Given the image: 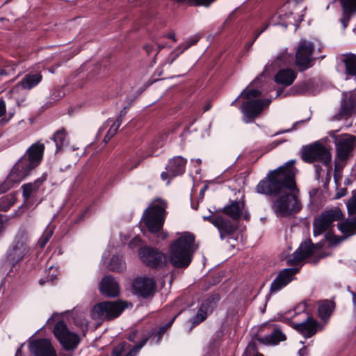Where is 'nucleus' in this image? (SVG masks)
Listing matches in <instances>:
<instances>
[{
  "label": "nucleus",
  "mask_w": 356,
  "mask_h": 356,
  "mask_svg": "<svg viewBox=\"0 0 356 356\" xmlns=\"http://www.w3.org/2000/svg\"><path fill=\"white\" fill-rule=\"evenodd\" d=\"M343 116H346L345 113H342V110L340 109L339 113H337V115H335L333 117V119L335 120H341Z\"/></svg>",
  "instance_id": "nucleus-60"
},
{
  "label": "nucleus",
  "mask_w": 356,
  "mask_h": 356,
  "mask_svg": "<svg viewBox=\"0 0 356 356\" xmlns=\"http://www.w3.org/2000/svg\"><path fill=\"white\" fill-rule=\"evenodd\" d=\"M348 290L350 291V293H351L352 296H353V305H354V307L356 309V293H355L354 291H352L350 290V286H348Z\"/></svg>",
  "instance_id": "nucleus-61"
},
{
  "label": "nucleus",
  "mask_w": 356,
  "mask_h": 356,
  "mask_svg": "<svg viewBox=\"0 0 356 356\" xmlns=\"http://www.w3.org/2000/svg\"><path fill=\"white\" fill-rule=\"evenodd\" d=\"M108 268L116 273H122L127 268L125 261L121 255H113L108 264Z\"/></svg>",
  "instance_id": "nucleus-32"
},
{
  "label": "nucleus",
  "mask_w": 356,
  "mask_h": 356,
  "mask_svg": "<svg viewBox=\"0 0 356 356\" xmlns=\"http://www.w3.org/2000/svg\"><path fill=\"white\" fill-rule=\"evenodd\" d=\"M257 339L256 335L253 338V339L249 342L246 348L245 349L243 355H256V354H261L258 351V345L257 342L254 341Z\"/></svg>",
  "instance_id": "nucleus-42"
},
{
  "label": "nucleus",
  "mask_w": 356,
  "mask_h": 356,
  "mask_svg": "<svg viewBox=\"0 0 356 356\" xmlns=\"http://www.w3.org/2000/svg\"><path fill=\"white\" fill-rule=\"evenodd\" d=\"M256 337L259 342L267 345H277L280 341H284L286 339V335L280 328L277 327H275L273 331L268 335L261 337L256 334Z\"/></svg>",
  "instance_id": "nucleus-27"
},
{
  "label": "nucleus",
  "mask_w": 356,
  "mask_h": 356,
  "mask_svg": "<svg viewBox=\"0 0 356 356\" xmlns=\"http://www.w3.org/2000/svg\"><path fill=\"white\" fill-rule=\"evenodd\" d=\"M127 346H130L125 341L120 343L113 348L111 352V356H125V355H123V353L124 352Z\"/></svg>",
  "instance_id": "nucleus-45"
},
{
  "label": "nucleus",
  "mask_w": 356,
  "mask_h": 356,
  "mask_svg": "<svg viewBox=\"0 0 356 356\" xmlns=\"http://www.w3.org/2000/svg\"><path fill=\"white\" fill-rule=\"evenodd\" d=\"M310 88V84L307 81H303L291 87L290 94L293 95H305L309 93Z\"/></svg>",
  "instance_id": "nucleus-38"
},
{
  "label": "nucleus",
  "mask_w": 356,
  "mask_h": 356,
  "mask_svg": "<svg viewBox=\"0 0 356 356\" xmlns=\"http://www.w3.org/2000/svg\"><path fill=\"white\" fill-rule=\"evenodd\" d=\"M305 308L306 304L305 302H302L295 309V310L299 309L300 312H304L305 310Z\"/></svg>",
  "instance_id": "nucleus-63"
},
{
  "label": "nucleus",
  "mask_w": 356,
  "mask_h": 356,
  "mask_svg": "<svg viewBox=\"0 0 356 356\" xmlns=\"http://www.w3.org/2000/svg\"><path fill=\"white\" fill-rule=\"evenodd\" d=\"M99 291L108 298H116L120 295V286L112 275L105 276L99 283Z\"/></svg>",
  "instance_id": "nucleus-17"
},
{
  "label": "nucleus",
  "mask_w": 356,
  "mask_h": 356,
  "mask_svg": "<svg viewBox=\"0 0 356 356\" xmlns=\"http://www.w3.org/2000/svg\"><path fill=\"white\" fill-rule=\"evenodd\" d=\"M216 227L220 233L221 240L227 237H231L238 229L236 223L222 216H220Z\"/></svg>",
  "instance_id": "nucleus-20"
},
{
  "label": "nucleus",
  "mask_w": 356,
  "mask_h": 356,
  "mask_svg": "<svg viewBox=\"0 0 356 356\" xmlns=\"http://www.w3.org/2000/svg\"><path fill=\"white\" fill-rule=\"evenodd\" d=\"M296 72L290 68L280 70L275 74L274 81L275 83L285 86H291L296 79Z\"/></svg>",
  "instance_id": "nucleus-25"
},
{
  "label": "nucleus",
  "mask_w": 356,
  "mask_h": 356,
  "mask_svg": "<svg viewBox=\"0 0 356 356\" xmlns=\"http://www.w3.org/2000/svg\"><path fill=\"white\" fill-rule=\"evenodd\" d=\"M110 122H112V124L111 125L109 129L111 131H114V132L116 134L121 124L117 122L116 120L113 121L111 118H109L106 123L108 125Z\"/></svg>",
  "instance_id": "nucleus-48"
},
{
  "label": "nucleus",
  "mask_w": 356,
  "mask_h": 356,
  "mask_svg": "<svg viewBox=\"0 0 356 356\" xmlns=\"http://www.w3.org/2000/svg\"><path fill=\"white\" fill-rule=\"evenodd\" d=\"M343 8L340 22L343 29H346L351 18V14L356 12V0H340Z\"/></svg>",
  "instance_id": "nucleus-23"
},
{
  "label": "nucleus",
  "mask_w": 356,
  "mask_h": 356,
  "mask_svg": "<svg viewBox=\"0 0 356 356\" xmlns=\"http://www.w3.org/2000/svg\"><path fill=\"white\" fill-rule=\"evenodd\" d=\"M261 95V92L257 89H250L248 90L246 88L243 90L239 97H243L246 99H250L252 98L260 97Z\"/></svg>",
  "instance_id": "nucleus-44"
},
{
  "label": "nucleus",
  "mask_w": 356,
  "mask_h": 356,
  "mask_svg": "<svg viewBox=\"0 0 356 356\" xmlns=\"http://www.w3.org/2000/svg\"><path fill=\"white\" fill-rule=\"evenodd\" d=\"M306 120H300V121H298L296 122H295L293 125V127L291 128V129H286V130H282V131H278L275 135H278V134H284V133H288V132H290L294 129H296V126L300 124V123H303L304 122H305Z\"/></svg>",
  "instance_id": "nucleus-51"
},
{
  "label": "nucleus",
  "mask_w": 356,
  "mask_h": 356,
  "mask_svg": "<svg viewBox=\"0 0 356 356\" xmlns=\"http://www.w3.org/2000/svg\"><path fill=\"white\" fill-rule=\"evenodd\" d=\"M132 289L136 296L146 299L152 298L156 290V283L153 279L138 277L133 280Z\"/></svg>",
  "instance_id": "nucleus-12"
},
{
  "label": "nucleus",
  "mask_w": 356,
  "mask_h": 356,
  "mask_svg": "<svg viewBox=\"0 0 356 356\" xmlns=\"http://www.w3.org/2000/svg\"><path fill=\"white\" fill-rule=\"evenodd\" d=\"M301 158L305 162L308 163L320 162L325 166H330L332 154L323 145L316 142L309 146L302 147Z\"/></svg>",
  "instance_id": "nucleus-6"
},
{
  "label": "nucleus",
  "mask_w": 356,
  "mask_h": 356,
  "mask_svg": "<svg viewBox=\"0 0 356 356\" xmlns=\"http://www.w3.org/2000/svg\"><path fill=\"white\" fill-rule=\"evenodd\" d=\"M200 40L198 36H195L188 40L185 43L179 45L175 50H173L165 60V63L172 65L174 61L184 51L189 49L191 46L196 44Z\"/></svg>",
  "instance_id": "nucleus-28"
},
{
  "label": "nucleus",
  "mask_w": 356,
  "mask_h": 356,
  "mask_svg": "<svg viewBox=\"0 0 356 356\" xmlns=\"http://www.w3.org/2000/svg\"><path fill=\"white\" fill-rule=\"evenodd\" d=\"M318 325V323L309 316H307L306 319L301 323L291 322V326L305 338L314 336L317 332Z\"/></svg>",
  "instance_id": "nucleus-18"
},
{
  "label": "nucleus",
  "mask_w": 356,
  "mask_h": 356,
  "mask_svg": "<svg viewBox=\"0 0 356 356\" xmlns=\"http://www.w3.org/2000/svg\"><path fill=\"white\" fill-rule=\"evenodd\" d=\"M148 341V337H141L140 341L134 345L128 353L125 354V356H136L140 349L145 345Z\"/></svg>",
  "instance_id": "nucleus-41"
},
{
  "label": "nucleus",
  "mask_w": 356,
  "mask_h": 356,
  "mask_svg": "<svg viewBox=\"0 0 356 356\" xmlns=\"http://www.w3.org/2000/svg\"><path fill=\"white\" fill-rule=\"evenodd\" d=\"M44 145L39 142L33 144L13 166L7 179L0 184V195L7 192L13 183H19L40 165L42 160Z\"/></svg>",
  "instance_id": "nucleus-2"
},
{
  "label": "nucleus",
  "mask_w": 356,
  "mask_h": 356,
  "mask_svg": "<svg viewBox=\"0 0 356 356\" xmlns=\"http://www.w3.org/2000/svg\"><path fill=\"white\" fill-rule=\"evenodd\" d=\"M159 237L163 241L167 238L168 236V232L163 230V229L159 232Z\"/></svg>",
  "instance_id": "nucleus-57"
},
{
  "label": "nucleus",
  "mask_w": 356,
  "mask_h": 356,
  "mask_svg": "<svg viewBox=\"0 0 356 356\" xmlns=\"http://www.w3.org/2000/svg\"><path fill=\"white\" fill-rule=\"evenodd\" d=\"M15 111L14 109L9 110L8 116H6V104L5 100L0 98V124L2 126L6 125L15 115Z\"/></svg>",
  "instance_id": "nucleus-35"
},
{
  "label": "nucleus",
  "mask_w": 356,
  "mask_h": 356,
  "mask_svg": "<svg viewBox=\"0 0 356 356\" xmlns=\"http://www.w3.org/2000/svg\"><path fill=\"white\" fill-rule=\"evenodd\" d=\"M138 338V331L136 330L132 331L131 333H129L127 339L131 341V342H135L136 339Z\"/></svg>",
  "instance_id": "nucleus-52"
},
{
  "label": "nucleus",
  "mask_w": 356,
  "mask_h": 356,
  "mask_svg": "<svg viewBox=\"0 0 356 356\" xmlns=\"http://www.w3.org/2000/svg\"><path fill=\"white\" fill-rule=\"evenodd\" d=\"M220 300V296L218 293H211L202 302L200 307L207 313H211Z\"/></svg>",
  "instance_id": "nucleus-33"
},
{
  "label": "nucleus",
  "mask_w": 356,
  "mask_h": 356,
  "mask_svg": "<svg viewBox=\"0 0 356 356\" xmlns=\"http://www.w3.org/2000/svg\"><path fill=\"white\" fill-rule=\"evenodd\" d=\"M31 349L34 356H56L50 341L47 339L35 340L31 343Z\"/></svg>",
  "instance_id": "nucleus-19"
},
{
  "label": "nucleus",
  "mask_w": 356,
  "mask_h": 356,
  "mask_svg": "<svg viewBox=\"0 0 356 356\" xmlns=\"http://www.w3.org/2000/svg\"><path fill=\"white\" fill-rule=\"evenodd\" d=\"M177 316V315H175L168 323L160 327L159 329L152 328L142 336L143 337H148V341L152 339L151 343L159 344L163 335L172 326Z\"/></svg>",
  "instance_id": "nucleus-21"
},
{
  "label": "nucleus",
  "mask_w": 356,
  "mask_h": 356,
  "mask_svg": "<svg viewBox=\"0 0 356 356\" xmlns=\"http://www.w3.org/2000/svg\"><path fill=\"white\" fill-rule=\"evenodd\" d=\"M335 309V302L330 300H324L320 302L318 313L322 320L328 319Z\"/></svg>",
  "instance_id": "nucleus-29"
},
{
  "label": "nucleus",
  "mask_w": 356,
  "mask_h": 356,
  "mask_svg": "<svg viewBox=\"0 0 356 356\" xmlns=\"http://www.w3.org/2000/svg\"><path fill=\"white\" fill-rule=\"evenodd\" d=\"M47 174L44 172L33 182L26 183L22 186L21 188L22 189V196L24 201H27L30 198L32 193L38 191L40 186L47 180Z\"/></svg>",
  "instance_id": "nucleus-26"
},
{
  "label": "nucleus",
  "mask_w": 356,
  "mask_h": 356,
  "mask_svg": "<svg viewBox=\"0 0 356 356\" xmlns=\"http://www.w3.org/2000/svg\"><path fill=\"white\" fill-rule=\"evenodd\" d=\"M347 194V189L346 188H341L340 191L336 194L337 198H340Z\"/></svg>",
  "instance_id": "nucleus-58"
},
{
  "label": "nucleus",
  "mask_w": 356,
  "mask_h": 356,
  "mask_svg": "<svg viewBox=\"0 0 356 356\" xmlns=\"http://www.w3.org/2000/svg\"><path fill=\"white\" fill-rule=\"evenodd\" d=\"M299 356H307L308 355L307 350L305 347H303L298 351Z\"/></svg>",
  "instance_id": "nucleus-62"
},
{
  "label": "nucleus",
  "mask_w": 356,
  "mask_h": 356,
  "mask_svg": "<svg viewBox=\"0 0 356 356\" xmlns=\"http://www.w3.org/2000/svg\"><path fill=\"white\" fill-rule=\"evenodd\" d=\"M244 202L232 201L229 204L227 205L219 211H221L226 216L230 217L234 220H238L242 215L244 209Z\"/></svg>",
  "instance_id": "nucleus-24"
},
{
  "label": "nucleus",
  "mask_w": 356,
  "mask_h": 356,
  "mask_svg": "<svg viewBox=\"0 0 356 356\" xmlns=\"http://www.w3.org/2000/svg\"><path fill=\"white\" fill-rule=\"evenodd\" d=\"M347 209L350 215L356 214V192H353L351 197L348 200Z\"/></svg>",
  "instance_id": "nucleus-46"
},
{
  "label": "nucleus",
  "mask_w": 356,
  "mask_h": 356,
  "mask_svg": "<svg viewBox=\"0 0 356 356\" xmlns=\"http://www.w3.org/2000/svg\"><path fill=\"white\" fill-rule=\"evenodd\" d=\"M338 131H332L329 133L330 136L334 140V143L336 144V141L341 136H336V133Z\"/></svg>",
  "instance_id": "nucleus-59"
},
{
  "label": "nucleus",
  "mask_w": 356,
  "mask_h": 356,
  "mask_svg": "<svg viewBox=\"0 0 356 356\" xmlns=\"http://www.w3.org/2000/svg\"><path fill=\"white\" fill-rule=\"evenodd\" d=\"M28 236L25 230L19 231L6 252V264L11 267L24 259L29 253Z\"/></svg>",
  "instance_id": "nucleus-5"
},
{
  "label": "nucleus",
  "mask_w": 356,
  "mask_h": 356,
  "mask_svg": "<svg viewBox=\"0 0 356 356\" xmlns=\"http://www.w3.org/2000/svg\"><path fill=\"white\" fill-rule=\"evenodd\" d=\"M54 334L66 350L75 349L79 343V335L70 331L63 320H60L56 323L54 327Z\"/></svg>",
  "instance_id": "nucleus-9"
},
{
  "label": "nucleus",
  "mask_w": 356,
  "mask_h": 356,
  "mask_svg": "<svg viewBox=\"0 0 356 356\" xmlns=\"http://www.w3.org/2000/svg\"><path fill=\"white\" fill-rule=\"evenodd\" d=\"M342 62L345 65V73L349 76H356V54L347 53L343 54Z\"/></svg>",
  "instance_id": "nucleus-30"
},
{
  "label": "nucleus",
  "mask_w": 356,
  "mask_h": 356,
  "mask_svg": "<svg viewBox=\"0 0 356 356\" xmlns=\"http://www.w3.org/2000/svg\"><path fill=\"white\" fill-rule=\"evenodd\" d=\"M128 108L129 106H124L120 111L118 117L116 119V122H118L119 124H122V119L125 117V115H127V110H128Z\"/></svg>",
  "instance_id": "nucleus-50"
},
{
  "label": "nucleus",
  "mask_w": 356,
  "mask_h": 356,
  "mask_svg": "<svg viewBox=\"0 0 356 356\" xmlns=\"http://www.w3.org/2000/svg\"><path fill=\"white\" fill-rule=\"evenodd\" d=\"M143 49L147 54H150L154 51V46L151 44H146L144 45Z\"/></svg>",
  "instance_id": "nucleus-53"
},
{
  "label": "nucleus",
  "mask_w": 356,
  "mask_h": 356,
  "mask_svg": "<svg viewBox=\"0 0 356 356\" xmlns=\"http://www.w3.org/2000/svg\"><path fill=\"white\" fill-rule=\"evenodd\" d=\"M164 37H165V38H169V39H172V40H173L175 42H176V41H177L176 38H175V33H167V34L164 35Z\"/></svg>",
  "instance_id": "nucleus-64"
},
{
  "label": "nucleus",
  "mask_w": 356,
  "mask_h": 356,
  "mask_svg": "<svg viewBox=\"0 0 356 356\" xmlns=\"http://www.w3.org/2000/svg\"><path fill=\"white\" fill-rule=\"evenodd\" d=\"M53 235V230L46 229L41 237L39 238L38 245L40 248H44L46 244L48 243L49 239Z\"/></svg>",
  "instance_id": "nucleus-43"
},
{
  "label": "nucleus",
  "mask_w": 356,
  "mask_h": 356,
  "mask_svg": "<svg viewBox=\"0 0 356 356\" xmlns=\"http://www.w3.org/2000/svg\"><path fill=\"white\" fill-rule=\"evenodd\" d=\"M355 100L352 97L344 99L341 107L342 113H345L346 116H350L355 109Z\"/></svg>",
  "instance_id": "nucleus-40"
},
{
  "label": "nucleus",
  "mask_w": 356,
  "mask_h": 356,
  "mask_svg": "<svg viewBox=\"0 0 356 356\" xmlns=\"http://www.w3.org/2000/svg\"><path fill=\"white\" fill-rule=\"evenodd\" d=\"M314 50V44L309 41L301 40L299 42L297 51L296 52V65L299 67L300 71L306 70L312 67L316 58H312V55Z\"/></svg>",
  "instance_id": "nucleus-10"
},
{
  "label": "nucleus",
  "mask_w": 356,
  "mask_h": 356,
  "mask_svg": "<svg viewBox=\"0 0 356 356\" xmlns=\"http://www.w3.org/2000/svg\"><path fill=\"white\" fill-rule=\"evenodd\" d=\"M241 111L248 118L245 122H252L264 109V102L261 99L244 102L240 107Z\"/></svg>",
  "instance_id": "nucleus-16"
},
{
  "label": "nucleus",
  "mask_w": 356,
  "mask_h": 356,
  "mask_svg": "<svg viewBox=\"0 0 356 356\" xmlns=\"http://www.w3.org/2000/svg\"><path fill=\"white\" fill-rule=\"evenodd\" d=\"M296 268H289L282 270L272 282L270 287V293H276L289 284L298 273Z\"/></svg>",
  "instance_id": "nucleus-15"
},
{
  "label": "nucleus",
  "mask_w": 356,
  "mask_h": 356,
  "mask_svg": "<svg viewBox=\"0 0 356 356\" xmlns=\"http://www.w3.org/2000/svg\"><path fill=\"white\" fill-rule=\"evenodd\" d=\"M195 235L185 232L169 246V261L177 268H185L191 263L195 251Z\"/></svg>",
  "instance_id": "nucleus-3"
},
{
  "label": "nucleus",
  "mask_w": 356,
  "mask_h": 356,
  "mask_svg": "<svg viewBox=\"0 0 356 356\" xmlns=\"http://www.w3.org/2000/svg\"><path fill=\"white\" fill-rule=\"evenodd\" d=\"M339 229L345 234L350 236L356 234V217L346 219L338 224Z\"/></svg>",
  "instance_id": "nucleus-34"
},
{
  "label": "nucleus",
  "mask_w": 356,
  "mask_h": 356,
  "mask_svg": "<svg viewBox=\"0 0 356 356\" xmlns=\"http://www.w3.org/2000/svg\"><path fill=\"white\" fill-rule=\"evenodd\" d=\"M208 314L209 313L200 307L197 314L188 321V323L191 324L189 332H191L195 327L204 321L207 318Z\"/></svg>",
  "instance_id": "nucleus-36"
},
{
  "label": "nucleus",
  "mask_w": 356,
  "mask_h": 356,
  "mask_svg": "<svg viewBox=\"0 0 356 356\" xmlns=\"http://www.w3.org/2000/svg\"><path fill=\"white\" fill-rule=\"evenodd\" d=\"M166 208L167 202L158 198L144 211L143 220L149 232L158 234L163 229L167 213Z\"/></svg>",
  "instance_id": "nucleus-4"
},
{
  "label": "nucleus",
  "mask_w": 356,
  "mask_h": 356,
  "mask_svg": "<svg viewBox=\"0 0 356 356\" xmlns=\"http://www.w3.org/2000/svg\"><path fill=\"white\" fill-rule=\"evenodd\" d=\"M4 230V216L0 214V236Z\"/></svg>",
  "instance_id": "nucleus-55"
},
{
  "label": "nucleus",
  "mask_w": 356,
  "mask_h": 356,
  "mask_svg": "<svg viewBox=\"0 0 356 356\" xmlns=\"http://www.w3.org/2000/svg\"><path fill=\"white\" fill-rule=\"evenodd\" d=\"M17 201L15 193H11L0 198V211H7Z\"/></svg>",
  "instance_id": "nucleus-37"
},
{
  "label": "nucleus",
  "mask_w": 356,
  "mask_h": 356,
  "mask_svg": "<svg viewBox=\"0 0 356 356\" xmlns=\"http://www.w3.org/2000/svg\"><path fill=\"white\" fill-rule=\"evenodd\" d=\"M320 248L318 243L314 244L311 239H307L301 243L300 247L292 254L291 258L288 259V263L296 265L312 255Z\"/></svg>",
  "instance_id": "nucleus-14"
},
{
  "label": "nucleus",
  "mask_w": 356,
  "mask_h": 356,
  "mask_svg": "<svg viewBox=\"0 0 356 356\" xmlns=\"http://www.w3.org/2000/svg\"><path fill=\"white\" fill-rule=\"evenodd\" d=\"M42 75L39 73L28 74L21 80L20 85L22 88L30 90L37 86L42 80Z\"/></svg>",
  "instance_id": "nucleus-31"
},
{
  "label": "nucleus",
  "mask_w": 356,
  "mask_h": 356,
  "mask_svg": "<svg viewBox=\"0 0 356 356\" xmlns=\"http://www.w3.org/2000/svg\"><path fill=\"white\" fill-rule=\"evenodd\" d=\"M66 131L64 128H62L58 130L52 136L51 139L54 141L56 149L60 150L63 147L65 138H66Z\"/></svg>",
  "instance_id": "nucleus-39"
},
{
  "label": "nucleus",
  "mask_w": 356,
  "mask_h": 356,
  "mask_svg": "<svg viewBox=\"0 0 356 356\" xmlns=\"http://www.w3.org/2000/svg\"><path fill=\"white\" fill-rule=\"evenodd\" d=\"M186 162V159L182 156H175L168 161L165 170L170 172L171 177H175L184 172Z\"/></svg>",
  "instance_id": "nucleus-22"
},
{
  "label": "nucleus",
  "mask_w": 356,
  "mask_h": 356,
  "mask_svg": "<svg viewBox=\"0 0 356 356\" xmlns=\"http://www.w3.org/2000/svg\"><path fill=\"white\" fill-rule=\"evenodd\" d=\"M356 144V136L349 134L341 135L336 141L337 158L341 161H346L351 154Z\"/></svg>",
  "instance_id": "nucleus-13"
},
{
  "label": "nucleus",
  "mask_w": 356,
  "mask_h": 356,
  "mask_svg": "<svg viewBox=\"0 0 356 356\" xmlns=\"http://www.w3.org/2000/svg\"><path fill=\"white\" fill-rule=\"evenodd\" d=\"M138 254L142 262L152 268L162 267L165 263V254L150 246L141 248Z\"/></svg>",
  "instance_id": "nucleus-11"
},
{
  "label": "nucleus",
  "mask_w": 356,
  "mask_h": 356,
  "mask_svg": "<svg viewBox=\"0 0 356 356\" xmlns=\"http://www.w3.org/2000/svg\"><path fill=\"white\" fill-rule=\"evenodd\" d=\"M10 71H12L11 69H6V68H1L0 69V76H6L10 74Z\"/></svg>",
  "instance_id": "nucleus-56"
},
{
  "label": "nucleus",
  "mask_w": 356,
  "mask_h": 356,
  "mask_svg": "<svg viewBox=\"0 0 356 356\" xmlns=\"http://www.w3.org/2000/svg\"><path fill=\"white\" fill-rule=\"evenodd\" d=\"M220 217V216H212L211 215L207 216H203V220L204 221H208V222H211L216 227V225L218 224Z\"/></svg>",
  "instance_id": "nucleus-47"
},
{
  "label": "nucleus",
  "mask_w": 356,
  "mask_h": 356,
  "mask_svg": "<svg viewBox=\"0 0 356 356\" xmlns=\"http://www.w3.org/2000/svg\"><path fill=\"white\" fill-rule=\"evenodd\" d=\"M126 308L122 301H105L96 304L92 310V318L95 320H112L118 317Z\"/></svg>",
  "instance_id": "nucleus-7"
},
{
  "label": "nucleus",
  "mask_w": 356,
  "mask_h": 356,
  "mask_svg": "<svg viewBox=\"0 0 356 356\" xmlns=\"http://www.w3.org/2000/svg\"><path fill=\"white\" fill-rule=\"evenodd\" d=\"M296 161L291 159L277 168L269 171L256 186L259 194L275 197L271 209L277 216L289 217L300 212L302 204L297 196L299 189L296 181Z\"/></svg>",
  "instance_id": "nucleus-1"
},
{
  "label": "nucleus",
  "mask_w": 356,
  "mask_h": 356,
  "mask_svg": "<svg viewBox=\"0 0 356 356\" xmlns=\"http://www.w3.org/2000/svg\"><path fill=\"white\" fill-rule=\"evenodd\" d=\"M343 218V213L337 207L322 212L314 220V236H316L323 234L332 227V223L334 222L341 220Z\"/></svg>",
  "instance_id": "nucleus-8"
},
{
  "label": "nucleus",
  "mask_w": 356,
  "mask_h": 356,
  "mask_svg": "<svg viewBox=\"0 0 356 356\" xmlns=\"http://www.w3.org/2000/svg\"><path fill=\"white\" fill-rule=\"evenodd\" d=\"M161 177L163 180H166L168 179L173 178V177H171V174L168 170L162 172L161 174Z\"/></svg>",
  "instance_id": "nucleus-54"
},
{
  "label": "nucleus",
  "mask_w": 356,
  "mask_h": 356,
  "mask_svg": "<svg viewBox=\"0 0 356 356\" xmlns=\"http://www.w3.org/2000/svg\"><path fill=\"white\" fill-rule=\"evenodd\" d=\"M110 122H112V124L111 125L109 129L111 131H114V132L116 134L121 124L117 122L116 120L113 121L111 118H109L106 123L108 125Z\"/></svg>",
  "instance_id": "nucleus-49"
}]
</instances>
